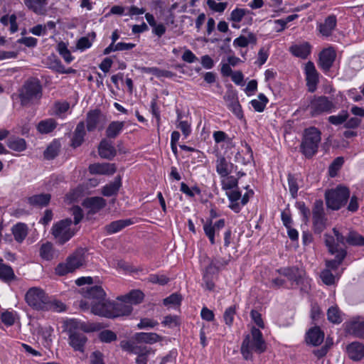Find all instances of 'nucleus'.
Instances as JSON below:
<instances>
[{"label": "nucleus", "mask_w": 364, "mask_h": 364, "mask_svg": "<svg viewBox=\"0 0 364 364\" xmlns=\"http://www.w3.org/2000/svg\"><path fill=\"white\" fill-rule=\"evenodd\" d=\"M344 161H333L328 167V175L331 178L337 176L338 171L343 166Z\"/></svg>", "instance_id": "774afa93"}, {"label": "nucleus", "mask_w": 364, "mask_h": 364, "mask_svg": "<svg viewBox=\"0 0 364 364\" xmlns=\"http://www.w3.org/2000/svg\"><path fill=\"white\" fill-rule=\"evenodd\" d=\"M207 5L208 7L215 12H223L228 6V2H216L214 0H208Z\"/></svg>", "instance_id": "e2e57ef3"}, {"label": "nucleus", "mask_w": 364, "mask_h": 364, "mask_svg": "<svg viewBox=\"0 0 364 364\" xmlns=\"http://www.w3.org/2000/svg\"><path fill=\"white\" fill-rule=\"evenodd\" d=\"M327 318L333 323H341L343 321L341 311L337 306H331L327 311Z\"/></svg>", "instance_id": "8fccbe9b"}, {"label": "nucleus", "mask_w": 364, "mask_h": 364, "mask_svg": "<svg viewBox=\"0 0 364 364\" xmlns=\"http://www.w3.org/2000/svg\"><path fill=\"white\" fill-rule=\"evenodd\" d=\"M57 50L67 63H70L74 58L65 43L60 41L57 45Z\"/></svg>", "instance_id": "09e8293b"}, {"label": "nucleus", "mask_w": 364, "mask_h": 364, "mask_svg": "<svg viewBox=\"0 0 364 364\" xmlns=\"http://www.w3.org/2000/svg\"><path fill=\"white\" fill-rule=\"evenodd\" d=\"M48 298V296L46 292L38 287L30 288L25 295L27 304L37 311H43L46 308L45 306Z\"/></svg>", "instance_id": "6e6552de"}, {"label": "nucleus", "mask_w": 364, "mask_h": 364, "mask_svg": "<svg viewBox=\"0 0 364 364\" xmlns=\"http://www.w3.org/2000/svg\"><path fill=\"white\" fill-rule=\"evenodd\" d=\"M312 220L315 233L320 234L326 228L327 218L324 213L323 203L321 200H316L314 203Z\"/></svg>", "instance_id": "9d476101"}, {"label": "nucleus", "mask_w": 364, "mask_h": 364, "mask_svg": "<svg viewBox=\"0 0 364 364\" xmlns=\"http://www.w3.org/2000/svg\"><path fill=\"white\" fill-rule=\"evenodd\" d=\"M133 339L137 343L154 344L161 340V336L156 333H136Z\"/></svg>", "instance_id": "a878e982"}, {"label": "nucleus", "mask_w": 364, "mask_h": 364, "mask_svg": "<svg viewBox=\"0 0 364 364\" xmlns=\"http://www.w3.org/2000/svg\"><path fill=\"white\" fill-rule=\"evenodd\" d=\"M320 277H321L322 282L326 285L331 286L335 283V276L333 274V273L328 269H323L321 272Z\"/></svg>", "instance_id": "680f3d73"}, {"label": "nucleus", "mask_w": 364, "mask_h": 364, "mask_svg": "<svg viewBox=\"0 0 364 364\" xmlns=\"http://www.w3.org/2000/svg\"><path fill=\"white\" fill-rule=\"evenodd\" d=\"M347 252L346 250L341 248L338 252H336V257L333 259L327 260L326 265L329 269L336 270L342 263L345 257H346Z\"/></svg>", "instance_id": "79ce46f5"}, {"label": "nucleus", "mask_w": 364, "mask_h": 364, "mask_svg": "<svg viewBox=\"0 0 364 364\" xmlns=\"http://www.w3.org/2000/svg\"><path fill=\"white\" fill-rule=\"evenodd\" d=\"M40 256L46 260H50L53 257V245L50 242H46L40 248Z\"/></svg>", "instance_id": "603ef678"}, {"label": "nucleus", "mask_w": 364, "mask_h": 364, "mask_svg": "<svg viewBox=\"0 0 364 364\" xmlns=\"http://www.w3.org/2000/svg\"><path fill=\"white\" fill-rule=\"evenodd\" d=\"M348 118V112L347 110H341L337 115H331L328 118V122L338 126L344 123Z\"/></svg>", "instance_id": "3c124183"}, {"label": "nucleus", "mask_w": 364, "mask_h": 364, "mask_svg": "<svg viewBox=\"0 0 364 364\" xmlns=\"http://www.w3.org/2000/svg\"><path fill=\"white\" fill-rule=\"evenodd\" d=\"M304 72L308 90L309 92H314L316 90L318 82V73L313 62L309 61L306 63Z\"/></svg>", "instance_id": "4468645a"}, {"label": "nucleus", "mask_w": 364, "mask_h": 364, "mask_svg": "<svg viewBox=\"0 0 364 364\" xmlns=\"http://www.w3.org/2000/svg\"><path fill=\"white\" fill-rule=\"evenodd\" d=\"M122 186V177L117 176L114 181L105 185L102 190V193L105 196H112L117 195L120 187Z\"/></svg>", "instance_id": "cd10ccee"}, {"label": "nucleus", "mask_w": 364, "mask_h": 364, "mask_svg": "<svg viewBox=\"0 0 364 364\" xmlns=\"http://www.w3.org/2000/svg\"><path fill=\"white\" fill-rule=\"evenodd\" d=\"M277 272L286 277L292 284L301 287V291H307L309 287V279L306 277V271L296 266L280 268Z\"/></svg>", "instance_id": "0eeeda50"}, {"label": "nucleus", "mask_w": 364, "mask_h": 364, "mask_svg": "<svg viewBox=\"0 0 364 364\" xmlns=\"http://www.w3.org/2000/svg\"><path fill=\"white\" fill-rule=\"evenodd\" d=\"M268 101V98L263 93H260L257 99L250 101V104L256 112H262L264 111Z\"/></svg>", "instance_id": "49530a36"}, {"label": "nucleus", "mask_w": 364, "mask_h": 364, "mask_svg": "<svg viewBox=\"0 0 364 364\" xmlns=\"http://www.w3.org/2000/svg\"><path fill=\"white\" fill-rule=\"evenodd\" d=\"M267 350V344L261 331L253 326L251 334H247L242 343L240 352L246 360H252V352L261 354Z\"/></svg>", "instance_id": "f257e3e1"}, {"label": "nucleus", "mask_w": 364, "mask_h": 364, "mask_svg": "<svg viewBox=\"0 0 364 364\" xmlns=\"http://www.w3.org/2000/svg\"><path fill=\"white\" fill-rule=\"evenodd\" d=\"M325 244L328 249V252L331 255H335L340 249L338 248V245L335 244L334 237L328 234L324 235Z\"/></svg>", "instance_id": "4d7b16f0"}, {"label": "nucleus", "mask_w": 364, "mask_h": 364, "mask_svg": "<svg viewBox=\"0 0 364 364\" xmlns=\"http://www.w3.org/2000/svg\"><path fill=\"white\" fill-rule=\"evenodd\" d=\"M203 230H204L205 235L208 237L210 243L212 245H214L215 243V234L216 230L212 225L211 220L209 222H207L205 224H204Z\"/></svg>", "instance_id": "6e6d98bb"}, {"label": "nucleus", "mask_w": 364, "mask_h": 364, "mask_svg": "<svg viewBox=\"0 0 364 364\" xmlns=\"http://www.w3.org/2000/svg\"><path fill=\"white\" fill-rule=\"evenodd\" d=\"M236 314V306H230L227 308L223 314V318L225 324L228 326H231L233 323L234 317Z\"/></svg>", "instance_id": "864d4df0"}, {"label": "nucleus", "mask_w": 364, "mask_h": 364, "mask_svg": "<svg viewBox=\"0 0 364 364\" xmlns=\"http://www.w3.org/2000/svg\"><path fill=\"white\" fill-rule=\"evenodd\" d=\"M141 345H136L131 341H122L120 342V347L123 350H125L129 353H137L136 350H139V348Z\"/></svg>", "instance_id": "0e129e2a"}, {"label": "nucleus", "mask_w": 364, "mask_h": 364, "mask_svg": "<svg viewBox=\"0 0 364 364\" xmlns=\"http://www.w3.org/2000/svg\"><path fill=\"white\" fill-rule=\"evenodd\" d=\"M321 141V132L316 127L306 129L304 133L301 149L306 157H312L318 150Z\"/></svg>", "instance_id": "423d86ee"}, {"label": "nucleus", "mask_w": 364, "mask_h": 364, "mask_svg": "<svg viewBox=\"0 0 364 364\" xmlns=\"http://www.w3.org/2000/svg\"><path fill=\"white\" fill-rule=\"evenodd\" d=\"M124 122L113 121L107 126L105 134L108 139H116L124 129Z\"/></svg>", "instance_id": "c85d7f7f"}, {"label": "nucleus", "mask_w": 364, "mask_h": 364, "mask_svg": "<svg viewBox=\"0 0 364 364\" xmlns=\"http://www.w3.org/2000/svg\"><path fill=\"white\" fill-rule=\"evenodd\" d=\"M157 325H159V323L156 321L149 318H144L137 324V328L139 329L153 328Z\"/></svg>", "instance_id": "69168bd1"}, {"label": "nucleus", "mask_w": 364, "mask_h": 364, "mask_svg": "<svg viewBox=\"0 0 364 364\" xmlns=\"http://www.w3.org/2000/svg\"><path fill=\"white\" fill-rule=\"evenodd\" d=\"M346 243L351 246H364V237L355 231H350L346 236Z\"/></svg>", "instance_id": "37998d69"}, {"label": "nucleus", "mask_w": 364, "mask_h": 364, "mask_svg": "<svg viewBox=\"0 0 364 364\" xmlns=\"http://www.w3.org/2000/svg\"><path fill=\"white\" fill-rule=\"evenodd\" d=\"M100 156L103 159H110L114 157L116 153L115 148L112 143L107 139H103L98 146Z\"/></svg>", "instance_id": "bb28decb"}, {"label": "nucleus", "mask_w": 364, "mask_h": 364, "mask_svg": "<svg viewBox=\"0 0 364 364\" xmlns=\"http://www.w3.org/2000/svg\"><path fill=\"white\" fill-rule=\"evenodd\" d=\"M324 339V333L318 326L310 328L306 333V343L314 346H319Z\"/></svg>", "instance_id": "aec40b11"}, {"label": "nucleus", "mask_w": 364, "mask_h": 364, "mask_svg": "<svg viewBox=\"0 0 364 364\" xmlns=\"http://www.w3.org/2000/svg\"><path fill=\"white\" fill-rule=\"evenodd\" d=\"M350 197L349 189L343 186H338L325 193L326 206L333 210H338L346 205Z\"/></svg>", "instance_id": "39448f33"}, {"label": "nucleus", "mask_w": 364, "mask_h": 364, "mask_svg": "<svg viewBox=\"0 0 364 364\" xmlns=\"http://www.w3.org/2000/svg\"><path fill=\"white\" fill-rule=\"evenodd\" d=\"M227 196L231 202L229 208L235 213H239L241 210V205L237 201L241 198V192L238 190L232 189L230 192H227Z\"/></svg>", "instance_id": "58836bf2"}, {"label": "nucleus", "mask_w": 364, "mask_h": 364, "mask_svg": "<svg viewBox=\"0 0 364 364\" xmlns=\"http://www.w3.org/2000/svg\"><path fill=\"white\" fill-rule=\"evenodd\" d=\"M144 297V294L141 291L134 289L125 295L117 296V300L127 301V304H130L132 306L133 304H140L143 301Z\"/></svg>", "instance_id": "393cba45"}, {"label": "nucleus", "mask_w": 364, "mask_h": 364, "mask_svg": "<svg viewBox=\"0 0 364 364\" xmlns=\"http://www.w3.org/2000/svg\"><path fill=\"white\" fill-rule=\"evenodd\" d=\"M225 99L227 101L228 108L238 118L242 119L244 115L242 110V107L240 105L237 98L233 97H225Z\"/></svg>", "instance_id": "c9c22d12"}, {"label": "nucleus", "mask_w": 364, "mask_h": 364, "mask_svg": "<svg viewBox=\"0 0 364 364\" xmlns=\"http://www.w3.org/2000/svg\"><path fill=\"white\" fill-rule=\"evenodd\" d=\"M43 96V87L39 79L30 77L18 90V97L22 107H28L38 102Z\"/></svg>", "instance_id": "7ed1b4c3"}, {"label": "nucleus", "mask_w": 364, "mask_h": 364, "mask_svg": "<svg viewBox=\"0 0 364 364\" xmlns=\"http://www.w3.org/2000/svg\"><path fill=\"white\" fill-rule=\"evenodd\" d=\"M289 50L294 56L305 59L311 53V46L308 43L296 44L291 46Z\"/></svg>", "instance_id": "72a5a7b5"}, {"label": "nucleus", "mask_w": 364, "mask_h": 364, "mask_svg": "<svg viewBox=\"0 0 364 364\" xmlns=\"http://www.w3.org/2000/svg\"><path fill=\"white\" fill-rule=\"evenodd\" d=\"M336 58V53L333 48L323 49L319 54L318 65L324 71H329Z\"/></svg>", "instance_id": "2eb2a0df"}, {"label": "nucleus", "mask_w": 364, "mask_h": 364, "mask_svg": "<svg viewBox=\"0 0 364 364\" xmlns=\"http://www.w3.org/2000/svg\"><path fill=\"white\" fill-rule=\"evenodd\" d=\"M99 338L102 342L111 343L117 338V334L111 330L102 331L99 334Z\"/></svg>", "instance_id": "5fc2aeb1"}, {"label": "nucleus", "mask_w": 364, "mask_h": 364, "mask_svg": "<svg viewBox=\"0 0 364 364\" xmlns=\"http://www.w3.org/2000/svg\"><path fill=\"white\" fill-rule=\"evenodd\" d=\"M16 279V275L11 266L4 263L2 258H0V279L9 282Z\"/></svg>", "instance_id": "f704fd0d"}, {"label": "nucleus", "mask_w": 364, "mask_h": 364, "mask_svg": "<svg viewBox=\"0 0 364 364\" xmlns=\"http://www.w3.org/2000/svg\"><path fill=\"white\" fill-rule=\"evenodd\" d=\"M58 123L53 118H48L41 120L37 125V130L41 134H49L52 132L56 127Z\"/></svg>", "instance_id": "e433bc0d"}, {"label": "nucleus", "mask_w": 364, "mask_h": 364, "mask_svg": "<svg viewBox=\"0 0 364 364\" xmlns=\"http://www.w3.org/2000/svg\"><path fill=\"white\" fill-rule=\"evenodd\" d=\"M7 145L9 149L16 151H22L26 148V142L24 139L13 137L8 140Z\"/></svg>", "instance_id": "c03bdc74"}, {"label": "nucleus", "mask_w": 364, "mask_h": 364, "mask_svg": "<svg viewBox=\"0 0 364 364\" xmlns=\"http://www.w3.org/2000/svg\"><path fill=\"white\" fill-rule=\"evenodd\" d=\"M89 170L93 174L112 175L116 171V167L114 164L109 163H97L91 164Z\"/></svg>", "instance_id": "4be33fe9"}, {"label": "nucleus", "mask_w": 364, "mask_h": 364, "mask_svg": "<svg viewBox=\"0 0 364 364\" xmlns=\"http://www.w3.org/2000/svg\"><path fill=\"white\" fill-rule=\"evenodd\" d=\"M213 138L216 144H220L222 142L229 143L230 138L228 135L223 131H215L213 133Z\"/></svg>", "instance_id": "338daca9"}, {"label": "nucleus", "mask_w": 364, "mask_h": 364, "mask_svg": "<svg viewBox=\"0 0 364 364\" xmlns=\"http://www.w3.org/2000/svg\"><path fill=\"white\" fill-rule=\"evenodd\" d=\"M60 149V143L58 140H53L44 151L46 159H53L56 157Z\"/></svg>", "instance_id": "a18cd8bd"}, {"label": "nucleus", "mask_w": 364, "mask_h": 364, "mask_svg": "<svg viewBox=\"0 0 364 364\" xmlns=\"http://www.w3.org/2000/svg\"><path fill=\"white\" fill-rule=\"evenodd\" d=\"M336 107L332 101L326 96L314 97L310 102L309 109L313 116L322 113H331Z\"/></svg>", "instance_id": "9b49d317"}, {"label": "nucleus", "mask_w": 364, "mask_h": 364, "mask_svg": "<svg viewBox=\"0 0 364 364\" xmlns=\"http://www.w3.org/2000/svg\"><path fill=\"white\" fill-rule=\"evenodd\" d=\"M69 345L75 351L83 353L85 351V346L87 341V338L83 332L73 333L69 335Z\"/></svg>", "instance_id": "a211bd4d"}, {"label": "nucleus", "mask_w": 364, "mask_h": 364, "mask_svg": "<svg viewBox=\"0 0 364 364\" xmlns=\"http://www.w3.org/2000/svg\"><path fill=\"white\" fill-rule=\"evenodd\" d=\"M50 198V194L41 193L28 198V203L33 206L44 207L49 204Z\"/></svg>", "instance_id": "473e14b6"}, {"label": "nucleus", "mask_w": 364, "mask_h": 364, "mask_svg": "<svg viewBox=\"0 0 364 364\" xmlns=\"http://www.w3.org/2000/svg\"><path fill=\"white\" fill-rule=\"evenodd\" d=\"M95 38L96 33L94 31L88 33L87 36L80 38L76 43L77 49L80 51H84L90 48L92 46Z\"/></svg>", "instance_id": "4c0bfd02"}, {"label": "nucleus", "mask_w": 364, "mask_h": 364, "mask_svg": "<svg viewBox=\"0 0 364 364\" xmlns=\"http://www.w3.org/2000/svg\"><path fill=\"white\" fill-rule=\"evenodd\" d=\"M238 186V179L234 176H229L225 180L222 181V188L223 190H232Z\"/></svg>", "instance_id": "052dcab7"}, {"label": "nucleus", "mask_w": 364, "mask_h": 364, "mask_svg": "<svg viewBox=\"0 0 364 364\" xmlns=\"http://www.w3.org/2000/svg\"><path fill=\"white\" fill-rule=\"evenodd\" d=\"M169 278L166 276L161 274H152L148 277V281L152 284H158L159 285H165L168 283Z\"/></svg>", "instance_id": "bf43d9fd"}, {"label": "nucleus", "mask_w": 364, "mask_h": 364, "mask_svg": "<svg viewBox=\"0 0 364 364\" xmlns=\"http://www.w3.org/2000/svg\"><path fill=\"white\" fill-rule=\"evenodd\" d=\"M102 117L101 112L99 109H93L87 114L86 124L88 132H92L96 128Z\"/></svg>", "instance_id": "7c9ffc66"}, {"label": "nucleus", "mask_w": 364, "mask_h": 364, "mask_svg": "<svg viewBox=\"0 0 364 364\" xmlns=\"http://www.w3.org/2000/svg\"><path fill=\"white\" fill-rule=\"evenodd\" d=\"M46 308L43 311H54L56 312H62L65 311V305L60 301L52 299L48 296L45 306Z\"/></svg>", "instance_id": "de8ad7c7"}, {"label": "nucleus", "mask_w": 364, "mask_h": 364, "mask_svg": "<svg viewBox=\"0 0 364 364\" xmlns=\"http://www.w3.org/2000/svg\"><path fill=\"white\" fill-rule=\"evenodd\" d=\"M349 358L353 361H360L364 358V344L353 341L346 346Z\"/></svg>", "instance_id": "dca6fc26"}, {"label": "nucleus", "mask_w": 364, "mask_h": 364, "mask_svg": "<svg viewBox=\"0 0 364 364\" xmlns=\"http://www.w3.org/2000/svg\"><path fill=\"white\" fill-rule=\"evenodd\" d=\"M12 234L15 240L18 243H22L28 233L27 225L23 223H18L11 228Z\"/></svg>", "instance_id": "c756f323"}, {"label": "nucleus", "mask_w": 364, "mask_h": 364, "mask_svg": "<svg viewBox=\"0 0 364 364\" xmlns=\"http://www.w3.org/2000/svg\"><path fill=\"white\" fill-rule=\"evenodd\" d=\"M132 311L133 308L130 304L118 300H107L104 304H97L92 308V314L109 318L129 316Z\"/></svg>", "instance_id": "f03ea898"}, {"label": "nucleus", "mask_w": 364, "mask_h": 364, "mask_svg": "<svg viewBox=\"0 0 364 364\" xmlns=\"http://www.w3.org/2000/svg\"><path fill=\"white\" fill-rule=\"evenodd\" d=\"M337 23V19L335 15H330L318 26V29L323 36L328 37L332 34Z\"/></svg>", "instance_id": "412c9836"}, {"label": "nucleus", "mask_w": 364, "mask_h": 364, "mask_svg": "<svg viewBox=\"0 0 364 364\" xmlns=\"http://www.w3.org/2000/svg\"><path fill=\"white\" fill-rule=\"evenodd\" d=\"M65 331L68 333V336L73 333L83 332H89L90 330L86 328V325L83 322H80L77 319L72 318L64 322Z\"/></svg>", "instance_id": "5701e85b"}, {"label": "nucleus", "mask_w": 364, "mask_h": 364, "mask_svg": "<svg viewBox=\"0 0 364 364\" xmlns=\"http://www.w3.org/2000/svg\"><path fill=\"white\" fill-rule=\"evenodd\" d=\"M216 170L221 177H225L236 171V166L228 161H218Z\"/></svg>", "instance_id": "ea45409f"}, {"label": "nucleus", "mask_w": 364, "mask_h": 364, "mask_svg": "<svg viewBox=\"0 0 364 364\" xmlns=\"http://www.w3.org/2000/svg\"><path fill=\"white\" fill-rule=\"evenodd\" d=\"M136 352L137 353H134L137 355L135 360L136 364H147L149 356L154 354L155 350L146 346H140Z\"/></svg>", "instance_id": "2f4dec72"}, {"label": "nucleus", "mask_w": 364, "mask_h": 364, "mask_svg": "<svg viewBox=\"0 0 364 364\" xmlns=\"http://www.w3.org/2000/svg\"><path fill=\"white\" fill-rule=\"evenodd\" d=\"M72 220L66 218L53 225L52 234L59 245L65 244L74 235V232L70 228Z\"/></svg>", "instance_id": "1a4fd4ad"}, {"label": "nucleus", "mask_w": 364, "mask_h": 364, "mask_svg": "<svg viewBox=\"0 0 364 364\" xmlns=\"http://www.w3.org/2000/svg\"><path fill=\"white\" fill-rule=\"evenodd\" d=\"M250 11L241 9V8H235L230 13V17L228 18L230 21L233 22L232 26L235 28H238L239 26L235 25V23H240L244 18V16L247 14H249Z\"/></svg>", "instance_id": "a19ab883"}, {"label": "nucleus", "mask_w": 364, "mask_h": 364, "mask_svg": "<svg viewBox=\"0 0 364 364\" xmlns=\"http://www.w3.org/2000/svg\"><path fill=\"white\" fill-rule=\"evenodd\" d=\"M81 293L82 296L87 299L92 300L91 309L97 304H104L106 293L101 286L95 285L86 288H82Z\"/></svg>", "instance_id": "f8f14e48"}, {"label": "nucleus", "mask_w": 364, "mask_h": 364, "mask_svg": "<svg viewBox=\"0 0 364 364\" xmlns=\"http://www.w3.org/2000/svg\"><path fill=\"white\" fill-rule=\"evenodd\" d=\"M346 331L355 338L364 339V321H352L346 323Z\"/></svg>", "instance_id": "b1692460"}, {"label": "nucleus", "mask_w": 364, "mask_h": 364, "mask_svg": "<svg viewBox=\"0 0 364 364\" xmlns=\"http://www.w3.org/2000/svg\"><path fill=\"white\" fill-rule=\"evenodd\" d=\"M82 205L88 210V214L95 215L107 205V201L100 196L87 197L84 199Z\"/></svg>", "instance_id": "ddd939ff"}, {"label": "nucleus", "mask_w": 364, "mask_h": 364, "mask_svg": "<svg viewBox=\"0 0 364 364\" xmlns=\"http://www.w3.org/2000/svg\"><path fill=\"white\" fill-rule=\"evenodd\" d=\"M288 185L292 198H295L297 196L299 186L296 178L291 173L288 174Z\"/></svg>", "instance_id": "13d9d810"}, {"label": "nucleus", "mask_w": 364, "mask_h": 364, "mask_svg": "<svg viewBox=\"0 0 364 364\" xmlns=\"http://www.w3.org/2000/svg\"><path fill=\"white\" fill-rule=\"evenodd\" d=\"M86 135V131H85V125L84 122H80L72 135V138L70 140V146L75 149L79 146H80L84 141H85V136Z\"/></svg>", "instance_id": "f3484780"}, {"label": "nucleus", "mask_w": 364, "mask_h": 364, "mask_svg": "<svg viewBox=\"0 0 364 364\" xmlns=\"http://www.w3.org/2000/svg\"><path fill=\"white\" fill-rule=\"evenodd\" d=\"M133 223V220L130 218L114 220L106 225L104 227V230L107 235H112L121 231Z\"/></svg>", "instance_id": "6ab92c4d"}, {"label": "nucleus", "mask_w": 364, "mask_h": 364, "mask_svg": "<svg viewBox=\"0 0 364 364\" xmlns=\"http://www.w3.org/2000/svg\"><path fill=\"white\" fill-rule=\"evenodd\" d=\"M85 248L79 247L76 249L74 252L67 257L65 262L57 265L55 269V274L59 276H64L82 267L85 263Z\"/></svg>", "instance_id": "20e7f679"}]
</instances>
